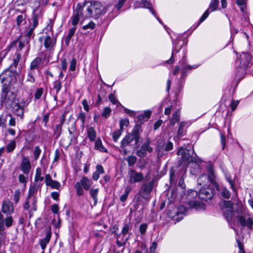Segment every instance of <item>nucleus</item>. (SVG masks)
Here are the masks:
<instances>
[{
  "label": "nucleus",
  "instance_id": "nucleus-1",
  "mask_svg": "<svg viewBox=\"0 0 253 253\" xmlns=\"http://www.w3.org/2000/svg\"><path fill=\"white\" fill-rule=\"evenodd\" d=\"M140 130V126L136 125L134 126L131 133L125 136L121 143L120 152L126 155L130 152V149L128 147L131 146L130 143L133 140H135V144L139 143Z\"/></svg>",
  "mask_w": 253,
  "mask_h": 253
},
{
  "label": "nucleus",
  "instance_id": "nucleus-2",
  "mask_svg": "<svg viewBox=\"0 0 253 253\" xmlns=\"http://www.w3.org/2000/svg\"><path fill=\"white\" fill-rule=\"evenodd\" d=\"M108 7L104 6L99 1H95L91 3L84 11V18L91 17L94 19L98 18L101 15H104L107 11Z\"/></svg>",
  "mask_w": 253,
  "mask_h": 253
},
{
  "label": "nucleus",
  "instance_id": "nucleus-3",
  "mask_svg": "<svg viewBox=\"0 0 253 253\" xmlns=\"http://www.w3.org/2000/svg\"><path fill=\"white\" fill-rule=\"evenodd\" d=\"M28 105V102L24 99H18L17 102H14L12 107L13 113L19 116L21 119L23 118L24 108Z\"/></svg>",
  "mask_w": 253,
  "mask_h": 253
},
{
  "label": "nucleus",
  "instance_id": "nucleus-4",
  "mask_svg": "<svg viewBox=\"0 0 253 253\" xmlns=\"http://www.w3.org/2000/svg\"><path fill=\"white\" fill-rule=\"evenodd\" d=\"M252 59L251 55L248 52H243L239 58L236 61L235 64L243 70H246L250 65Z\"/></svg>",
  "mask_w": 253,
  "mask_h": 253
},
{
  "label": "nucleus",
  "instance_id": "nucleus-5",
  "mask_svg": "<svg viewBox=\"0 0 253 253\" xmlns=\"http://www.w3.org/2000/svg\"><path fill=\"white\" fill-rule=\"evenodd\" d=\"M153 181H151L148 183H143L140 188L138 195L144 200H149L150 198V193L153 188Z\"/></svg>",
  "mask_w": 253,
  "mask_h": 253
},
{
  "label": "nucleus",
  "instance_id": "nucleus-6",
  "mask_svg": "<svg viewBox=\"0 0 253 253\" xmlns=\"http://www.w3.org/2000/svg\"><path fill=\"white\" fill-rule=\"evenodd\" d=\"M37 200L36 197H31L27 198L23 205V208L25 210H29L30 218L33 216L34 212L37 210Z\"/></svg>",
  "mask_w": 253,
  "mask_h": 253
},
{
  "label": "nucleus",
  "instance_id": "nucleus-7",
  "mask_svg": "<svg viewBox=\"0 0 253 253\" xmlns=\"http://www.w3.org/2000/svg\"><path fill=\"white\" fill-rule=\"evenodd\" d=\"M56 36L50 37L49 36H43L40 38V41L42 42L44 47L48 50H52L56 43Z\"/></svg>",
  "mask_w": 253,
  "mask_h": 253
},
{
  "label": "nucleus",
  "instance_id": "nucleus-8",
  "mask_svg": "<svg viewBox=\"0 0 253 253\" xmlns=\"http://www.w3.org/2000/svg\"><path fill=\"white\" fill-rule=\"evenodd\" d=\"M177 155H181V160L187 163H196L197 159L193 156H191V154L188 150L184 149L183 147H180L177 152Z\"/></svg>",
  "mask_w": 253,
  "mask_h": 253
},
{
  "label": "nucleus",
  "instance_id": "nucleus-9",
  "mask_svg": "<svg viewBox=\"0 0 253 253\" xmlns=\"http://www.w3.org/2000/svg\"><path fill=\"white\" fill-rule=\"evenodd\" d=\"M213 195L214 190L209 186L202 188L198 193L199 198L206 201L211 200Z\"/></svg>",
  "mask_w": 253,
  "mask_h": 253
},
{
  "label": "nucleus",
  "instance_id": "nucleus-10",
  "mask_svg": "<svg viewBox=\"0 0 253 253\" xmlns=\"http://www.w3.org/2000/svg\"><path fill=\"white\" fill-rule=\"evenodd\" d=\"M14 99V96L11 92L3 91L1 96V105L6 108H9L11 107Z\"/></svg>",
  "mask_w": 253,
  "mask_h": 253
},
{
  "label": "nucleus",
  "instance_id": "nucleus-11",
  "mask_svg": "<svg viewBox=\"0 0 253 253\" xmlns=\"http://www.w3.org/2000/svg\"><path fill=\"white\" fill-rule=\"evenodd\" d=\"M150 141L149 138L146 140L141 146L140 148L136 151V155L141 158H143L147 155V152L151 153L153 151V148L150 146Z\"/></svg>",
  "mask_w": 253,
  "mask_h": 253
},
{
  "label": "nucleus",
  "instance_id": "nucleus-12",
  "mask_svg": "<svg viewBox=\"0 0 253 253\" xmlns=\"http://www.w3.org/2000/svg\"><path fill=\"white\" fill-rule=\"evenodd\" d=\"M218 4V0H211L208 9L204 12L200 18L199 21V24L204 21L208 17L210 12L215 11L217 9Z\"/></svg>",
  "mask_w": 253,
  "mask_h": 253
},
{
  "label": "nucleus",
  "instance_id": "nucleus-13",
  "mask_svg": "<svg viewBox=\"0 0 253 253\" xmlns=\"http://www.w3.org/2000/svg\"><path fill=\"white\" fill-rule=\"evenodd\" d=\"M84 7V6H82L80 4H78L77 5L75 12V15L73 17L72 20V24L74 26H76L78 23L80 18L83 17L85 19L84 17V12H83V9Z\"/></svg>",
  "mask_w": 253,
  "mask_h": 253
},
{
  "label": "nucleus",
  "instance_id": "nucleus-14",
  "mask_svg": "<svg viewBox=\"0 0 253 253\" xmlns=\"http://www.w3.org/2000/svg\"><path fill=\"white\" fill-rule=\"evenodd\" d=\"M128 175L129 176L128 181L130 183L140 182L143 178V175L141 172H138L133 169L128 171Z\"/></svg>",
  "mask_w": 253,
  "mask_h": 253
},
{
  "label": "nucleus",
  "instance_id": "nucleus-15",
  "mask_svg": "<svg viewBox=\"0 0 253 253\" xmlns=\"http://www.w3.org/2000/svg\"><path fill=\"white\" fill-rule=\"evenodd\" d=\"M208 178L211 183L216 188L217 191L220 190V186L217 184L216 181V176L214 174L213 167L212 165H210L208 167Z\"/></svg>",
  "mask_w": 253,
  "mask_h": 253
},
{
  "label": "nucleus",
  "instance_id": "nucleus-16",
  "mask_svg": "<svg viewBox=\"0 0 253 253\" xmlns=\"http://www.w3.org/2000/svg\"><path fill=\"white\" fill-rule=\"evenodd\" d=\"M186 57L184 56L179 62L181 65V77H183L186 76V73L188 71H190L193 69H196L198 67V66L196 65H194L193 66L186 65Z\"/></svg>",
  "mask_w": 253,
  "mask_h": 253
},
{
  "label": "nucleus",
  "instance_id": "nucleus-17",
  "mask_svg": "<svg viewBox=\"0 0 253 253\" xmlns=\"http://www.w3.org/2000/svg\"><path fill=\"white\" fill-rule=\"evenodd\" d=\"M20 168L24 174L26 175L29 174L31 166L28 158L25 156L23 157Z\"/></svg>",
  "mask_w": 253,
  "mask_h": 253
},
{
  "label": "nucleus",
  "instance_id": "nucleus-18",
  "mask_svg": "<svg viewBox=\"0 0 253 253\" xmlns=\"http://www.w3.org/2000/svg\"><path fill=\"white\" fill-rule=\"evenodd\" d=\"M180 41L176 40L173 42V47L171 57L166 62L168 64H172L174 62V53H177L180 50L182 45H179Z\"/></svg>",
  "mask_w": 253,
  "mask_h": 253
},
{
  "label": "nucleus",
  "instance_id": "nucleus-19",
  "mask_svg": "<svg viewBox=\"0 0 253 253\" xmlns=\"http://www.w3.org/2000/svg\"><path fill=\"white\" fill-rule=\"evenodd\" d=\"M2 211L7 214H10L14 211V207L10 201H5L2 205Z\"/></svg>",
  "mask_w": 253,
  "mask_h": 253
},
{
  "label": "nucleus",
  "instance_id": "nucleus-20",
  "mask_svg": "<svg viewBox=\"0 0 253 253\" xmlns=\"http://www.w3.org/2000/svg\"><path fill=\"white\" fill-rule=\"evenodd\" d=\"M134 8H150L151 4L147 0H133Z\"/></svg>",
  "mask_w": 253,
  "mask_h": 253
},
{
  "label": "nucleus",
  "instance_id": "nucleus-21",
  "mask_svg": "<svg viewBox=\"0 0 253 253\" xmlns=\"http://www.w3.org/2000/svg\"><path fill=\"white\" fill-rule=\"evenodd\" d=\"M238 220L242 226H247L249 229H252L253 221L251 218H249L246 220L245 218L243 216H239Z\"/></svg>",
  "mask_w": 253,
  "mask_h": 253
},
{
  "label": "nucleus",
  "instance_id": "nucleus-22",
  "mask_svg": "<svg viewBox=\"0 0 253 253\" xmlns=\"http://www.w3.org/2000/svg\"><path fill=\"white\" fill-rule=\"evenodd\" d=\"M37 70L33 69L29 67L27 71V76L26 81L32 84L35 82V76Z\"/></svg>",
  "mask_w": 253,
  "mask_h": 253
},
{
  "label": "nucleus",
  "instance_id": "nucleus-23",
  "mask_svg": "<svg viewBox=\"0 0 253 253\" xmlns=\"http://www.w3.org/2000/svg\"><path fill=\"white\" fill-rule=\"evenodd\" d=\"M85 190L89 189L92 185V181L86 176H84L79 182Z\"/></svg>",
  "mask_w": 253,
  "mask_h": 253
},
{
  "label": "nucleus",
  "instance_id": "nucleus-24",
  "mask_svg": "<svg viewBox=\"0 0 253 253\" xmlns=\"http://www.w3.org/2000/svg\"><path fill=\"white\" fill-rule=\"evenodd\" d=\"M53 22L50 20L49 23L43 30V36H55L53 34Z\"/></svg>",
  "mask_w": 253,
  "mask_h": 253
},
{
  "label": "nucleus",
  "instance_id": "nucleus-25",
  "mask_svg": "<svg viewBox=\"0 0 253 253\" xmlns=\"http://www.w3.org/2000/svg\"><path fill=\"white\" fill-rule=\"evenodd\" d=\"M42 59L41 57H37L30 63V68L38 71L42 63Z\"/></svg>",
  "mask_w": 253,
  "mask_h": 253
},
{
  "label": "nucleus",
  "instance_id": "nucleus-26",
  "mask_svg": "<svg viewBox=\"0 0 253 253\" xmlns=\"http://www.w3.org/2000/svg\"><path fill=\"white\" fill-rule=\"evenodd\" d=\"M233 215V209H225L223 211V216L226 219L228 222H231L232 220V217Z\"/></svg>",
  "mask_w": 253,
  "mask_h": 253
},
{
  "label": "nucleus",
  "instance_id": "nucleus-27",
  "mask_svg": "<svg viewBox=\"0 0 253 253\" xmlns=\"http://www.w3.org/2000/svg\"><path fill=\"white\" fill-rule=\"evenodd\" d=\"M94 148L96 150L103 152H107V149L103 146L100 139H97L95 142Z\"/></svg>",
  "mask_w": 253,
  "mask_h": 253
},
{
  "label": "nucleus",
  "instance_id": "nucleus-28",
  "mask_svg": "<svg viewBox=\"0 0 253 253\" xmlns=\"http://www.w3.org/2000/svg\"><path fill=\"white\" fill-rule=\"evenodd\" d=\"M76 30V27H74L70 29L69 33L65 38V42L66 45H68L70 39L73 36Z\"/></svg>",
  "mask_w": 253,
  "mask_h": 253
},
{
  "label": "nucleus",
  "instance_id": "nucleus-29",
  "mask_svg": "<svg viewBox=\"0 0 253 253\" xmlns=\"http://www.w3.org/2000/svg\"><path fill=\"white\" fill-rule=\"evenodd\" d=\"M180 119V110H176L172 115L170 120V125L173 126L176 122H178Z\"/></svg>",
  "mask_w": 253,
  "mask_h": 253
},
{
  "label": "nucleus",
  "instance_id": "nucleus-30",
  "mask_svg": "<svg viewBox=\"0 0 253 253\" xmlns=\"http://www.w3.org/2000/svg\"><path fill=\"white\" fill-rule=\"evenodd\" d=\"M8 116H10L9 113L2 114L0 116V127L2 128L6 127L5 123Z\"/></svg>",
  "mask_w": 253,
  "mask_h": 253
},
{
  "label": "nucleus",
  "instance_id": "nucleus-31",
  "mask_svg": "<svg viewBox=\"0 0 253 253\" xmlns=\"http://www.w3.org/2000/svg\"><path fill=\"white\" fill-rule=\"evenodd\" d=\"M87 135L91 141L95 140L96 138V131L93 127H90L87 130Z\"/></svg>",
  "mask_w": 253,
  "mask_h": 253
},
{
  "label": "nucleus",
  "instance_id": "nucleus-32",
  "mask_svg": "<svg viewBox=\"0 0 253 253\" xmlns=\"http://www.w3.org/2000/svg\"><path fill=\"white\" fill-rule=\"evenodd\" d=\"M247 0H236L237 4L240 7L243 13L245 12Z\"/></svg>",
  "mask_w": 253,
  "mask_h": 253
},
{
  "label": "nucleus",
  "instance_id": "nucleus-33",
  "mask_svg": "<svg viewBox=\"0 0 253 253\" xmlns=\"http://www.w3.org/2000/svg\"><path fill=\"white\" fill-rule=\"evenodd\" d=\"M16 143L15 140L10 141L6 146V150L7 152H12L16 147Z\"/></svg>",
  "mask_w": 253,
  "mask_h": 253
},
{
  "label": "nucleus",
  "instance_id": "nucleus-34",
  "mask_svg": "<svg viewBox=\"0 0 253 253\" xmlns=\"http://www.w3.org/2000/svg\"><path fill=\"white\" fill-rule=\"evenodd\" d=\"M220 191L221 196L225 199H229L230 197V191L225 187H222L219 191Z\"/></svg>",
  "mask_w": 253,
  "mask_h": 253
},
{
  "label": "nucleus",
  "instance_id": "nucleus-35",
  "mask_svg": "<svg viewBox=\"0 0 253 253\" xmlns=\"http://www.w3.org/2000/svg\"><path fill=\"white\" fill-rule=\"evenodd\" d=\"M50 238H51V232L49 231L46 233V234L44 238L40 240V244L46 246L47 244H48V243L49 242Z\"/></svg>",
  "mask_w": 253,
  "mask_h": 253
},
{
  "label": "nucleus",
  "instance_id": "nucleus-36",
  "mask_svg": "<svg viewBox=\"0 0 253 253\" xmlns=\"http://www.w3.org/2000/svg\"><path fill=\"white\" fill-rule=\"evenodd\" d=\"M187 123L185 122H182L179 125L178 131L177 135L179 137H181L184 134L183 128L187 125Z\"/></svg>",
  "mask_w": 253,
  "mask_h": 253
},
{
  "label": "nucleus",
  "instance_id": "nucleus-37",
  "mask_svg": "<svg viewBox=\"0 0 253 253\" xmlns=\"http://www.w3.org/2000/svg\"><path fill=\"white\" fill-rule=\"evenodd\" d=\"M39 19V15L35 13H33V16L32 18V27L36 28L38 25V21Z\"/></svg>",
  "mask_w": 253,
  "mask_h": 253
},
{
  "label": "nucleus",
  "instance_id": "nucleus-38",
  "mask_svg": "<svg viewBox=\"0 0 253 253\" xmlns=\"http://www.w3.org/2000/svg\"><path fill=\"white\" fill-rule=\"evenodd\" d=\"M43 180V177L42 176V170L40 168L36 169V174L35 176V181L38 182L39 181H42Z\"/></svg>",
  "mask_w": 253,
  "mask_h": 253
},
{
  "label": "nucleus",
  "instance_id": "nucleus-39",
  "mask_svg": "<svg viewBox=\"0 0 253 253\" xmlns=\"http://www.w3.org/2000/svg\"><path fill=\"white\" fill-rule=\"evenodd\" d=\"M68 131L70 135L71 136V141H72L73 139H75L76 137V127L75 124H73L72 126L68 129Z\"/></svg>",
  "mask_w": 253,
  "mask_h": 253
},
{
  "label": "nucleus",
  "instance_id": "nucleus-40",
  "mask_svg": "<svg viewBox=\"0 0 253 253\" xmlns=\"http://www.w3.org/2000/svg\"><path fill=\"white\" fill-rule=\"evenodd\" d=\"M98 189H91L90 190V194L94 200V204H96L97 202V194Z\"/></svg>",
  "mask_w": 253,
  "mask_h": 253
},
{
  "label": "nucleus",
  "instance_id": "nucleus-41",
  "mask_svg": "<svg viewBox=\"0 0 253 253\" xmlns=\"http://www.w3.org/2000/svg\"><path fill=\"white\" fill-rule=\"evenodd\" d=\"M75 188L76 189L77 195L79 196H82L84 194V190L83 189L82 186L81 185V183H79V182H77L75 184Z\"/></svg>",
  "mask_w": 253,
  "mask_h": 253
},
{
  "label": "nucleus",
  "instance_id": "nucleus-42",
  "mask_svg": "<svg viewBox=\"0 0 253 253\" xmlns=\"http://www.w3.org/2000/svg\"><path fill=\"white\" fill-rule=\"evenodd\" d=\"M21 54L20 53H18L16 54V58L13 60V63L12 65H11L10 66V68L11 69V70H12V68L13 67H14L15 68V70L16 69V67L17 66L18 64V63L19 62V60L21 58Z\"/></svg>",
  "mask_w": 253,
  "mask_h": 253
},
{
  "label": "nucleus",
  "instance_id": "nucleus-43",
  "mask_svg": "<svg viewBox=\"0 0 253 253\" xmlns=\"http://www.w3.org/2000/svg\"><path fill=\"white\" fill-rule=\"evenodd\" d=\"M62 84L61 81L58 80L53 82V88L56 90V94H57L61 90Z\"/></svg>",
  "mask_w": 253,
  "mask_h": 253
},
{
  "label": "nucleus",
  "instance_id": "nucleus-44",
  "mask_svg": "<svg viewBox=\"0 0 253 253\" xmlns=\"http://www.w3.org/2000/svg\"><path fill=\"white\" fill-rule=\"evenodd\" d=\"M137 158L134 156H129L127 157L126 161L129 166H132L136 163Z\"/></svg>",
  "mask_w": 253,
  "mask_h": 253
},
{
  "label": "nucleus",
  "instance_id": "nucleus-45",
  "mask_svg": "<svg viewBox=\"0 0 253 253\" xmlns=\"http://www.w3.org/2000/svg\"><path fill=\"white\" fill-rule=\"evenodd\" d=\"M62 125L58 124L56 126L55 128L54 129V133L56 135V138H58L61 134L62 130Z\"/></svg>",
  "mask_w": 253,
  "mask_h": 253
},
{
  "label": "nucleus",
  "instance_id": "nucleus-46",
  "mask_svg": "<svg viewBox=\"0 0 253 253\" xmlns=\"http://www.w3.org/2000/svg\"><path fill=\"white\" fill-rule=\"evenodd\" d=\"M130 190V189L128 187H127L126 189L125 193L122 195H121L120 197V200L121 202H125L126 200Z\"/></svg>",
  "mask_w": 253,
  "mask_h": 253
},
{
  "label": "nucleus",
  "instance_id": "nucleus-47",
  "mask_svg": "<svg viewBox=\"0 0 253 253\" xmlns=\"http://www.w3.org/2000/svg\"><path fill=\"white\" fill-rule=\"evenodd\" d=\"M111 113V109L109 107H106L104 109L101 115L105 118H108L110 116Z\"/></svg>",
  "mask_w": 253,
  "mask_h": 253
},
{
  "label": "nucleus",
  "instance_id": "nucleus-48",
  "mask_svg": "<svg viewBox=\"0 0 253 253\" xmlns=\"http://www.w3.org/2000/svg\"><path fill=\"white\" fill-rule=\"evenodd\" d=\"M35 28L33 27H31L29 28V29L26 32V40H27V42H29V41L31 39V38L32 37L33 33H34V30Z\"/></svg>",
  "mask_w": 253,
  "mask_h": 253
},
{
  "label": "nucleus",
  "instance_id": "nucleus-49",
  "mask_svg": "<svg viewBox=\"0 0 253 253\" xmlns=\"http://www.w3.org/2000/svg\"><path fill=\"white\" fill-rule=\"evenodd\" d=\"M48 186H50L52 189H59L61 186V184L59 182L53 180Z\"/></svg>",
  "mask_w": 253,
  "mask_h": 253
},
{
  "label": "nucleus",
  "instance_id": "nucleus-50",
  "mask_svg": "<svg viewBox=\"0 0 253 253\" xmlns=\"http://www.w3.org/2000/svg\"><path fill=\"white\" fill-rule=\"evenodd\" d=\"M37 189L35 186H32L30 188L29 193L27 198H30L31 197H36L34 196L35 193L36 192Z\"/></svg>",
  "mask_w": 253,
  "mask_h": 253
},
{
  "label": "nucleus",
  "instance_id": "nucleus-51",
  "mask_svg": "<svg viewBox=\"0 0 253 253\" xmlns=\"http://www.w3.org/2000/svg\"><path fill=\"white\" fill-rule=\"evenodd\" d=\"M3 216L0 214V235L3 234L4 230Z\"/></svg>",
  "mask_w": 253,
  "mask_h": 253
},
{
  "label": "nucleus",
  "instance_id": "nucleus-52",
  "mask_svg": "<svg viewBox=\"0 0 253 253\" xmlns=\"http://www.w3.org/2000/svg\"><path fill=\"white\" fill-rule=\"evenodd\" d=\"M130 229V226L128 223H125L122 230V234L123 236L126 235Z\"/></svg>",
  "mask_w": 253,
  "mask_h": 253
},
{
  "label": "nucleus",
  "instance_id": "nucleus-53",
  "mask_svg": "<svg viewBox=\"0 0 253 253\" xmlns=\"http://www.w3.org/2000/svg\"><path fill=\"white\" fill-rule=\"evenodd\" d=\"M5 225L7 227L11 226L13 223V219L11 216H8L4 220Z\"/></svg>",
  "mask_w": 253,
  "mask_h": 253
},
{
  "label": "nucleus",
  "instance_id": "nucleus-54",
  "mask_svg": "<svg viewBox=\"0 0 253 253\" xmlns=\"http://www.w3.org/2000/svg\"><path fill=\"white\" fill-rule=\"evenodd\" d=\"M126 1V0H119L118 3L115 5L114 8L119 11L123 7Z\"/></svg>",
  "mask_w": 253,
  "mask_h": 253
},
{
  "label": "nucleus",
  "instance_id": "nucleus-55",
  "mask_svg": "<svg viewBox=\"0 0 253 253\" xmlns=\"http://www.w3.org/2000/svg\"><path fill=\"white\" fill-rule=\"evenodd\" d=\"M121 135V132L120 130H117L115 131L112 134V137H113L114 141L115 142H116L119 138Z\"/></svg>",
  "mask_w": 253,
  "mask_h": 253
},
{
  "label": "nucleus",
  "instance_id": "nucleus-56",
  "mask_svg": "<svg viewBox=\"0 0 253 253\" xmlns=\"http://www.w3.org/2000/svg\"><path fill=\"white\" fill-rule=\"evenodd\" d=\"M41 153V150L40 147L39 146L35 147L34 152V158L35 160H37L39 158Z\"/></svg>",
  "mask_w": 253,
  "mask_h": 253
},
{
  "label": "nucleus",
  "instance_id": "nucleus-57",
  "mask_svg": "<svg viewBox=\"0 0 253 253\" xmlns=\"http://www.w3.org/2000/svg\"><path fill=\"white\" fill-rule=\"evenodd\" d=\"M43 93V89L42 88H38L35 93V97L36 99H39L41 98Z\"/></svg>",
  "mask_w": 253,
  "mask_h": 253
},
{
  "label": "nucleus",
  "instance_id": "nucleus-58",
  "mask_svg": "<svg viewBox=\"0 0 253 253\" xmlns=\"http://www.w3.org/2000/svg\"><path fill=\"white\" fill-rule=\"evenodd\" d=\"M95 24L93 22L91 21L88 24L84 25L83 27V29L84 30H86L88 29L92 30L95 28Z\"/></svg>",
  "mask_w": 253,
  "mask_h": 253
},
{
  "label": "nucleus",
  "instance_id": "nucleus-59",
  "mask_svg": "<svg viewBox=\"0 0 253 253\" xmlns=\"http://www.w3.org/2000/svg\"><path fill=\"white\" fill-rule=\"evenodd\" d=\"M86 118L85 114L82 111H81L78 116V119H80L83 125L84 124Z\"/></svg>",
  "mask_w": 253,
  "mask_h": 253
},
{
  "label": "nucleus",
  "instance_id": "nucleus-60",
  "mask_svg": "<svg viewBox=\"0 0 253 253\" xmlns=\"http://www.w3.org/2000/svg\"><path fill=\"white\" fill-rule=\"evenodd\" d=\"M226 179L230 184L231 188L232 189V190L235 191V188L234 186V182L232 180L231 176L230 175H226Z\"/></svg>",
  "mask_w": 253,
  "mask_h": 253
},
{
  "label": "nucleus",
  "instance_id": "nucleus-61",
  "mask_svg": "<svg viewBox=\"0 0 253 253\" xmlns=\"http://www.w3.org/2000/svg\"><path fill=\"white\" fill-rule=\"evenodd\" d=\"M76 60L75 58H73L70 62L69 70L71 71H75L76 69Z\"/></svg>",
  "mask_w": 253,
  "mask_h": 253
},
{
  "label": "nucleus",
  "instance_id": "nucleus-62",
  "mask_svg": "<svg viewBox=\"0 0 253 253\" xmlns=\"http://www.w3.org/2000/svg\"><path fill=\"white\" fill-rule=\"evenodd\" d=\"M129 125V121L127 119H122L120 121V129H123L124 126H127Z\"/></svg>",
  "mask_w": 253,
  "mask_h": 253
},
{
  "label": "nucleus",
  "instance_id": "nucleus-63",
  "mask_svg": "<svg viewBox=\"0 0 253 253\" xmlns=\"http://www.w3.org/2000/svg\"><path fill=\"white\" fill-rule=\"evenodd\" d=\"M238 100H233L230 103V107L232 111H234L237 108V106L239 104Z\"/></svg>",
  "mask_w": 253,
  "mask_h": 253
},
{
  "label": "nucleus",
  "instance_id": "nucleus-64",
  "mask_svg": "<svg viewBox=\"0 0 253 253\" xmlns=\"http://www.w3.org/2000/svg\"><path fill=\"white\" fill-rule=\"evenodd\" d=\"M147 228V224L146 223L141 224L139 226L140 232L141 234H144Z\"/></svg>",
  "mask_w": 253,
  "mask_h": 253
}]
</instances>
